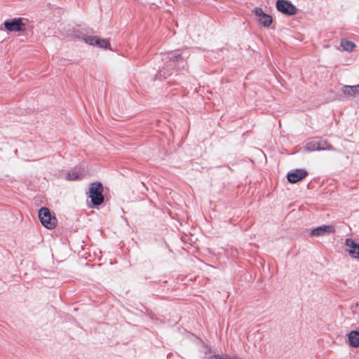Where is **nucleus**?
<instances>
[{"mask_svg":"<svg viewBox=\"0 0 359 359\" xmlns=\"http://www.w3.org/2000/svg\"><path fill=\"white\" fill-rule=\"evenodd\" d=\"M103 187L100 182L90 184L88 196L93 205H100L104 202Z\"/></svg>","mask_w":359,"mask_h":359,"instance_id":"obj_1","label":"nucleus"},{"mask_svg":"<svg viewBox=\"0 0 359 359\" xmlns=\"http://www.w3.org/2000/svg\"><path fill=\"white\" fill-rule=\"evenodd\" d=\"M39 218L41 223L47 229H53L57 224V219L51 216L49 210L47 208H41L39 210Z\"/></svg>","mask_w":359,"mask_h":359,"instance_id":"obj_2","label":"nucleus"},{"mask_svg":"<svg viewBox=\"0 0 359 359\" xmlns=\"http://www.w3.org/2000/svg\"><path fill=\"white\" fill-rule=\"evenodd\" d=\"M4 25L8 32H25L27 29L26 24L23 22V19L21 18L6 20Z\"/></svg>","mask_w":359,"mask_h":359,"instance_id":"obj_3","label":"nucleus"},{"mask_svg":"<svg viewBox=\"0 0 359 359\" xmlns=\"http://www.w3.org/2000/svg\"><path fill=\"white\" fill-rule=\"evenodd\" d=\"M276 8L279 12L287 15H294L297 12L296 6L286 0H278Z\"/></svg>","mask_w":359,"mask_h":359,"instance_id":"obj_4","label":"nucleus"},{"mask_svg":"<svg viewBox=\"0 0 359 359\" xmlns=\"http://www.w3.org/2000/svg\"><path fill=\"white\" fill-rule=\"evenodd\" d=\"M253 13L257 17L258 21L264 27H269L272 22V17L265 13L261 8L256 7L253 11Z\"/></svg>","mask_w":359,"mask_h":359,"instance_id":"obj_5","label":"nucleus"},{"mask_svg":"<svg viewBox=\"0 0 359 359\" xmlns=\"http://www.w3.org/2000/svg\"><path fill=\"white\" fill-rule=\"evenodd\" d=\"M308 175V172L304 169H296L287 174V178L290 183H297Z\"/></svg>","mask_w":359,"mask_h":359,"instance_id":"obj_6","label":"nucleus"},{"mask_svg":"<svg viewBox=\"0 0 359 359\" xmlns=\"http://www.w3.org/2000/svg\"><path fill=\"white\" fill-rule=\"evenodd\" d=\"M345 244L348 247L347 251L349 255L353 258L359 259V244H357L351 238H347Z\"/></svg>","mask_w":359,"mask_h":359,"instance_id":"obj_7","label":"nucleus"},{"mask_svg":"<svg viewBox=\"0 0 359 359\" xmlns=\"http://www.w3.org/2000/svg\"><path fill=\"white\" fill-rule=\"evenodd\" d=\"M334 232V229L331 225H324L318 226L311 231V236H322L327 233H332Z\"/></svg>","mask_w":359,"mask_h":359,"instance_id":"obj_8","label":"nucleus"},{"mask_svg":"<svg viewBox=\"0 0 359 359\" xmlns=\"http://www.w3.org/2000/svg\"><path fill=\"white\" fill-rule=\"evenodd\" d=\"M342 90L344 94L348 96L355 97L359 95V84L355 86H345Z\"/></svg>","mask_w":359,"mask_h":359,"instance_id":"obj_9","label":"nucleus"},{"mask_svg":"<svg viewBox=\"0 0 359 359\" xmlns=\"http://www.w3.org/2000/svg\"><path fill=\"white\" fill-rule=\"evenodd\" d=\"M348 338L351 346L359 347V330L351 331L348 334Z\"/></svg>","mask_w":359,"mask_h":359,"instance_id":"obj_10","label":"nucleus"},{"mask_svg":"<svg viewBox=\"0 0 359 359\" xmlns=\"http://www.w3.org/2000/svg\"><path fill=\"white\" fill-rule=\"evenodd\" d=\"M83 177V175L76 171H69L67 173L65 179L67 181L81 180Z\"/></svg>","mask_w":359,"mask_h":359,"instance_id":"obj_11","label":"nucleus"},{"mask_svg":"<svg viewBox=\"0 0 359 359\" xmlns=\"http://www.w3.org/2000/svg\"><path fill=\"white\" fill-rule=\"evenodd\" d=\"M95 46H97L101 48H109L111 49L110 43L108 39H100L97 36Z\"/></svg>","mask_w":359,"mask_h":359,"instance_id":"obj_12","label":"nucleus"},{"mask_svg":"<svg viewBox=\"0 0 359 359\" xmlns=\"http://www.w3.org/2000/svg\"><path fill=\"white\" fill-rule=\"evenodd\" d=\"M341 46L343 47L344 50L352 51L355 48V44L346 39H342L341 41Z\"/></svg>","mask_w":359,"mask_h":359,"instance_id":"obj_13","label":"nucleus"},{"mask_svg":"<svg viewBox=\"0 0 359 359\" xmlns=\"http://www.w3.org/2000/svg\"><path fill=\"white\" fill-rule=\"evenodd\" d=\"M306 147H307L308 149H310V150L323 149V147H321V143L317 142H309L307 144Z\"/></svg>","mask_w":359,"mask_h":359,"instance_id":"obj_14","label":"nucleus"},{"mask_svg":"<svg viewBox=\"0 0 359 359\" xmlns=\"http://www.w3.org/2000/svg\"><path fill=\"white\" fill-rule=\"evenodd\" d=\"M96 38H97V36H83V40L86 43H88V44H89L90 46H95Z\"/></svg>","mask_w":359,"mask_h":359,"instance_id":"obj_15","label":"nucleus"},{"mask_svg":"<svg viewBox=\"0 0 359 359\" xmlns=\"http://www.w3.org/2000/svg\"><path fill=\"white\" fill-rule=\"evenodd\" d=\"M180 59H181L180 55H177L170 57V60H172V61L178 60Z\"/></svg>","mask_w":359,"mask_h":359,"instance_id":"obj_16","label":"nucleus"}]
</instances>
